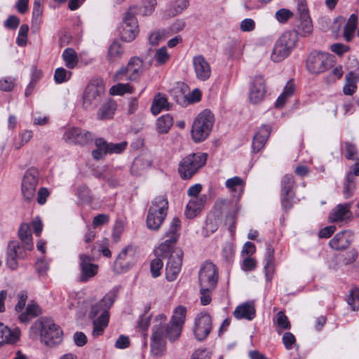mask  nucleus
I'll return each mask as SVG.
<instances>
[{"mask_svg": "<svg viewBox=\"0 0 359 359\" xmlns=\"http://www.w3.org/2000/svg\"><path fill=\"white\" fill-rule=\"evenodd\" d=\"M29 334L32 339L39 337L41 342L48 346L59 344L62 340V330L50 318L36 320L30 327Z\"/></svg>", "mask_w": 359, "mask_h": 359, "instance_id": "obj_3", "label": "nucleus"}, {"mask_svg": "<svg viewBox=\"0 0 359 359\" xmlns=\"http://www.w3.org/2000/svg\"><path fill=\"white\" fill-rule=\"evenodd\" d=\"M18 236L22 245L16 241H12L8 243L7 250L6 264L12 270L18 266V259L26 257L27 251L32 250L34 248L30 226L28 224L23 223L18 230Z\"/></svg>", "mask_w": 359, "mask_h": 359, "instance_id": "obj_1", "label": "nucleus"}, {"mask_svg": "<svg viewBox=\"0 0 359 359\" xmlns=\"http://www.w3.org/2000/svg\"><path fill=\"white\" fill-rule=\"evenodd\" d=\"M351 203H346L337 205L330 212L329 219L332 222L350 221L352 218Z\"/></svg>", "mask_w": 359, "mask_h": 359, "instance_id": "obj_23", "label": "nucleus"}, {"mask_svg": "<svg viewBox=\"0 0 359 359\" xmlns=\"http://www.w3.org/2000/svg\"><path fill=\"white\" fill-rule=\"evenodd\" d=\"M233 316L236 319L245 318L252 320L255 316V309L252 303L246 302L239 305L233 311Z\"/></svg>", "mask_w": 359, "mask_h": 359, "instance_id": "obj_29", "label": "nucleus"}, {"mask_svg": "<svg viewBox=\"0 0 359 359\" xmlns=\"http://www.w3.org/2000/svg\"><path fill=\"white\" fill-rule=\"evenodd\" d=\"M170 104L168 101L166 96L158 93L153 100L151 107V111L154 115L158 114L162 110H169Z\"/></svg>", "mask_w": 359, "mask_h": 359, "instance_id": "obj_33", "label": "nucleus"}, {"mask_svg": "<svg viewBox=\"0 0 359 359\" xmlns=\"http://www.w3.org/2000/svg\"><path fill=\"white\" fill-rule=\"evenodd\" d=\"M207 201V196L203 194L199 197L191 198L187 205L185 215L187 218L196 217L203 209Z\"/></svg>", "mask_w": 359, "mask_h": 359, "instance_id": "obj_25", "label": "nucleus"}, {"mask_svg": "<svg viewBox=\"0 0 359 359\" xmlns=\"http://www.w3.org/2000/svg\"><path fill=\"white\" fill-rule=\"evenodd\" d=\"M172 125L173 118L171 115L168 114L162 115L156 120V130L161 134L168 133Z\"/></svg>", "mask_w": 359, "mask_h": 359, "instance_id": "obj_36", "label": "nucleus"}, {"mask_svg": "<svg viewBox=\"0 0 359 359\" xmlns=\"http://www.w3.org/2000/svg\"><path fill=\"white\" fill-rule=\"evenodd\" d=\"M188 6V0H175L170 4V8L168 10V15H177L187 9Z\"/></svg>", "mask_w": 359, "mask_h": 359, "instance_id": "obj_44", "label": "nucleus"}, {"mask_svg": "<svg viewBox=\"0 0 359 359\" xmlns=\"http://www.w3.org/2000/svg\"><path fill=\"white\" fill-rule=\"evenodd\" d=\"M353 239V233L349 231L337 233L329 242L331 248L343 250L349 247Z\"/></svg>", "mask_w": 359, "mask_h": 359, "instance_id": "obj_24", "label": "nucleus"}, {"mask_svg": "<svg viewBox=\"0 0 359 359\" xmlns=\"http://www.w3.org/2000/svg\"><path fill=\"white\" fill-rule=\"evenodd\" d=\"M358 78L353 72L348 73L345 76V85L343 88V92L345 95H352L356 90V83Z\"/></svg>", "mask_w": 359, "mask_h": 359, "instance_id": "obj_41", "label": "nucleus"}, {"mask_svg": "<svg viewBox=\"0 0 359 359\" xmlns=\"http://www.w3.org/2000/svg\"><path fill=\"white\" fill-rule=\"evenodd\" d=\"M62 58L65 65L69 69H73L78 63L76 53L74 49L70 48H67L64 50Z\"/></svg>", "mask_w": 359, "mask_h": 359, "instance_id": "obj_43", "label": "nucleus"}, {"mask_svg": "<svg viewBox=\"0 0 359 359\" xmlns=\"http://www.w3.org/2000/svg\"><path fill=\"white\" fill-rule=\"evenodd\" d=\"M274 325L278 334H280L283 330H290L291 328V324L288 318L283 311H279L277 313L274 319Z\"/></svg>", "mask_w": 359, "mask_h": 359, "instance_id": "obj_42", "label": "nucleus"}, {"mask_svg": "<svg viewBox=\"0 0 359 359\" xmlns=\"http://www.w3.org/2000/svg\"><path fill=\"white\" fill-rule=\"evenodd\" d=\"M79 268H80V276L79 281L86 283L89 281L93 278L98 271V265L92 263V258L90 256L85 254H81L79 255Z\"/></svg>", "mask_w": 359, "mask_h": 359, "instance_id": "obj_19", "label": "nucleus"}, {"mask_svg": "<svg viewBox=\"0 0 359 359\" xmlns=\"http://www.w3.org/2000/svg\"><path fill=\"white\" fill-rule=\"evenodd\" d=\"M345 157L348 160H356L358 156V149L356 146L350 142L344 144Z\"/></svg>", "mask_w": 359, "mask_h": 359, "instance_id": "obj_57", "label": "nucleus"}, {"mask_svg": "<svg viewBox=\"0 0 359 359\" xmlns=\"http://www.w3.org/2000/svg\"><path fill=\"white\" fill-rule=\"evenodd\" d=\"M293 176L285 175L281 181V203L284 209H290L292 205V200L294 197L293 189L294 187Z\"/></svg>", "mask_w": 359, "mask_h": 359, "instance_id": "obj_20", "label": "nucleus"}, {"mask_svg": "<svg viewBox=\"0 0 359 359\" xmlns=\"http://www.w3.org/2000/svg\"><path fill=\"white\" fill-rule=\"evenodd\" d=\"M164 327L161 325L153 327L150 351L154 357H161L165 353L166 341L164 339Z\"/></svg>", "mask_w": 359, "mask_h": 359, "instance_id": "obj_16", "label": "nucleus"}, {"mask_svg": "<svg viewBox=\"0 0 359 359\" xmlns=\"http://www.w3.org/2000/svg\"><path fill=\"white\" fill-rule=\"evenodd\" d=\"M180 228V220L177 217L172 219L169 230L166 232V239L161 243L158 248L155 250L158 257H165L170 256L176 250L173 249L174 244L177 242Z\"/></svg>", "mask_w": 359, "mask_h": 359, "instance_id": "obj_8", "label": "nucleus"}, {"mask_svg": "<svg viewBox=\"0 0 359 359\" xmlns=\"http://www.w3.org/2000/svg\"><path fill=\"white\" fill-rule=\"evenodd\" d=\"M27 299V295L25 293H21L18 295V302L15 307V310L19 313L18 318L22 323H27L32 318L41 313L38 304L32 302L29 303L25 309V304Z\"/></svg>", "mask_w": 359, "mask_h": 359, "instance_id": "obj_10", "label": "nucleus"}, {"mask_svg": "<svg viewBox=\"0 0 359 359\" xmlns=\"http://www.w3.org/2000/svg\"><path fill=\"white\" fill-rule=\"evenodd\" d=\"M293 15V13L288 9L281 8L275 13L276 19L280 23H285Z\"/></svg>", "mask_w": 359, "mask_h": 359, "instance_id": "obj_63", "label": "nucleus"}, {"mask_svg": "<svg viewBox=\"0 0 359 359\" xmlns=\"http://www.w3.org/2000/svg\"><path fill=\"white\" fill-rule=\"evenodd\" d=\"M240 30L243 32H251L256 28V22L252 18H245L240 22Z\"/></svg>", "mask_w": 359, "mask_h": 359, "instance_id": "obj_61", "label": "nucleus"}, {"mask_svg": "<svg viewBox=\"0 0 359 359\" xmlns=\"http://www.w3.org/2000/svg\"><path fill=\"white\" fill-rule=\"evenodd\" d=\"M116 299L114 292L107 293L101 301L91 306L88 316L93 320V335L99 337L107 327L109 319V310Z\"/></svg>", "mask_w": 359, "mask_h": 359, "instance_id": "obj_2", "label": "nucleus"}, {"mask_svg": "<svg viewBox=\"0 0 359 359\" xmlns=\"http://www.w3.org/2000/svg\"><path fill=\"white\" fill-rule=\"evenodd\" d=\"M132 87L128 83H118L109 89V93L113 95H121L126 93H131Z\"/></svg>", "mask_w": 359, "mask_h": 359, "instance_id": "obj_53", "label": "nucleus"}, {"mask_svg": "<svg viewBox=\"0 0 359 359\" xmlns=\"http://www.w3.org/2000/svg\"><path fill=\"white\" fill-rule=\"evenodd\" d=\"M333 56L327 53L312 52L308 56L306 68L312 74H322L333 66Z\"/></svg>", "mask_w": 359, "mask_h": 359, "instance_id": "obj_7", "label": "nucleus"}, {"mask_svg": "<svg viewBox=\"0 0 359 359\" xmlns=\"http://www.w3.org/2000/svg\"><path fill=\"white\" fill-rule=\"evenodd\" d=\"M104 84L101 79H92L86 88L83 97V106L86 109L95 108L104 94Z\"/></svg>", "mask_w": 359, "mask_h": 359, "instance_id": "obj_6", "label": "nucleus"}, {"mask_svg": "<svg viewBox=\"0 0 359 359\" xmlns=\"http://www.w3.org/2000/svg\"><path fill=\"white\" fill-rule=\"evenodd\" d=\"M271 126L262 125L253 137L252 148L254 152H257L264 148L271 134Z\"/></svg>", "mask_w": 359, "mask_h": 359, "instance_id": "obj_26", "label": "nucleus"}, {"mask_svg": "<svg viewBox=\"0 0 359 359\" xmlns=\"http://www.w3.org/2000/svg\"><path fill=\"white\" fill-rule=\"evenodd\" d=\"M208 159L206 153H193L183 158L179 164L178 172L184 180L191 178L201 168Z\"/></svg>", "mask_w": 359, "mask_h": 359, "instance_id": "obj_5", "label": "nucleus"}, {"mask_svg": "<svg viewBox=\"0 0 359 359\" xmlns=\"http://www.w3.org/2000/svg\"><path fill=\"white\" fill-rule=\"evenodd\" d=\"M192 62L196 76L198 80L205 81L210 77V65L202 55L194 56Z\"/></svg>", "mask_w": 359, "mask_h": 359, "instance_id": "obj_22", "label": "nucleus"}, {"mask_svg": "<svg viewBox=\"0 0 359 359\" xmlns=\"http://www.w3.org/2000/svg\"><path fill=\"white\" fill-rule=\"evenodd\" d=\"M277 41L292 52L297 46L298 34L295 31H286Z\"/></svg>", "mask_w": 359, "mask_h": 359, "instance_id": "obj_34", "label": "nucleus"}, {"mask_svg": "<svg viewBox=\"0 0 359 359\" xmlns=\"http://www.w3.org/2000/svg\"><path fill=\"white\" fill-rule=\"evenodd\" d=\"M127 142L123 141L119 143H108L107 142V146L109 154H120L124 151L127 147Z\"/></svg>", "mask_w": 359, "mask_h": 359, "instance_id": "obj_60", "label": "nucleus"}, {"mask_svg": "<svg viewBox=\"0 0 359 359\" xmlns=\"http://www.w3.org/2000/svg\"><path fill=\"white\" fill-rule=\"evenodd\" d=\"M265 94V80L261 76L254 77L250 88V102L252 104H258L264 100Z\"/></svg>", "mask_w": 359, "mask_h": 359, "instance_id": "obj_21", "label": "nucleus"}, {"mask_svg": "<svg viewBox=\"0 0 359 359\" xmlns=\"http://www.w3.org/2000/svg\"><path fill=\"white\" fill-rule=\"evenodd\" d=\"M137 11V8L130 7L123 18L121 38L124 41H133L139 33L137 20L135 18Z\"/></svg>", "mask_w": 359, "mask_h": 359, "instance_id": "obj_9", "label": "nucleus"}, {"mask_svg": "<svg viewBox=\"0 0 359 359\" xmlns=\"http://www.w3.org/2000/svg\"><path fill=\"white\" fill-rule=\"evenodd\" d=\"M143 72V62L137 57H133L128 62L127 67H121L115 74L116 80H122V76L126 75V79L135 81Z\"/></svg>", "mask_w": 359, "mask_h": 359, "instance_id": "obj_14", "label": "nucleus"}, {"mask_svg": "<svg viewBox=\"0 0 359 359\" xmlns=\"http://www.w3.org/2000/svg\"><path fill=\"white\" fill-rule=\"evenodd\" d=\"M299 29L302 35L306 36L313 32V25L310 17L300 18Z\"/></svg>", "mask_w": 359, "mask_h": 359, "instance_id": "obj_55", "label": "nucleus"}, {"mask_svg": "<svg viewBox=\"0 0 359 359\" xmlns=\"http://www.w3.org/2000/svg\"><path fill=\"white\" fill-rule=\"evenodd\" d=\"M72 72L63 67L57 68L55 71L54 79L55 83H62L69 80Z\"/></svg>", "mask_w": 359, "mask_h": 359, "instance_id": "obj_52", "label": "nucleus"}, {"mask_svg": "<svg viewBox=\"0 0 359 359\" xmlns=\"http://www.w3.org/2000/svg\"><path fill=\"white\" fill-rule=\"evenodd\" d=\"M136 262L135 251L132 246L123 248L116 257L113 270L116 273L127 271Z\"/></svg>", "mask_w": 359, "mask_h": 359, "instance_id": "obj_13", "label": "nucleus"}, {"mask_svg": "<svg viewBox=\"0 0 359 359\" xmlns=\"http://www.w3.org/2000/svg\"><path fill=\"white\" fill-rule=\"evenodd\" d=\"M183 252L180 249H176L168 257L165 266V276L168 280H175L180 270L182 264Z\"/></svg>", "mask_w": 359, "mask_h": 359, "instance_id": "obj_18", "label": "nucleus"}, {"mask_svg": "<svg viewBox=\"0 0 359 359\" xmlns=\"http://www.w3.org/2000/svg\"><path fill=\"white\" fill-rule=\"evenodd\" d=\"M168 208V202L164 196H156L152 201L148 212H150V217L153 213H158L166 217Z\"/></svg>", "mask_w": 359, "mask_h": 359, "instance_id": "obj_28", "label": "nucleus"}, {"mask_svg": "<svg viewBox=\"0 0 359 359\" xmlns=\"http://www.w3.org/2000/svg\"><path fill=\"white\" fill-rule=\"evenodd\" d=\"M344 72L342 70L341 66L339 65L335 67L332 72H330L328 79L327 82L328 83H333L335 82L337 80L341 78L343 76Z\"/></svg>", "mask_w": 359, "mask_h": 359, "instance_id": "obj_64", "label": "nucleus"}, {"mask_svg": "<svg viewBox=\"0 0 359 359\" xmlns=\"http://www.w3.org/2000/svg\"><path fill=\"white\" fill-rule=\"evenodd\" d=\"M28 31L29 27L27 25L24 24L20 26L16 39V43L19 46L24 47L27 45Z\"/></svg>", "mask_w": 359, "mask_h": 359, "instance_id": "obj_54", "label": "nucleus"}, {"mask_svg": "<svg viewBox=\"0 0 359 359\" xmlns=\"http://www.w3.org/2000/svg\"><path fill=\"white\" fill-rule=\"evenodd\" d=\"M96 149L93 150L92 156L95 160L102 159L107 154H108V149L107 146V141L100 137L95 140V142Z\"/></svg>", "mask_w": 359, "mask_h": 359, "instance_id": "obj_40", "label": "nucleus"}, {"mask_svg": "<svg viewBox=\"0 0 359 359\" xmlns=\"http://www.w3.org/2000/svg\"><path fill=\"white\" fill-rule=\"evenodd\" d=\"M170 36V33L167 29H159L152 32L149 36V42L152 46L158 45L161 41H164L166 38Z\"/></svg>", "mask_w": 359, "mask_h": 359, "instance_id": "obj_47", "label": "nucleus"}, {"mask_svg": "<svg viewBox=\"0 0 359 359\" xmlns=\"http://www.w3.org/2000/svg\"><path fill=\"white\" fill-rule=\"evenodd\" d=\"M187 314V309L183 306H177L173 313L170 321L183 327Z\"/></svg>", "mask_w": 359, "mask_h": 359, "instance_id": "obj_48", "label": "nucleus"}, {"mask_svg": "<svg viewBox=\"0 0 359 359\" xmlns=\"http://www.w3.org/2000/svg\"><path fill=\"white\" fill-rule=\"evenodd\" d=\"M20 330L18 328L11 330L0 323V346L6 344H14L20 338Z\"/></svg>", "mask_w": 359, "mask_h": 359, "instance_id": "obj_27", "label": "nucleus"}, {"mask_svg": "<svg viewBox=\"0 0 359 359\" xmlns=\"http://www.w3.org/2000/svg\"><path fill=\"white\" fill-rule=\"evenodd\" d=\"M171 94L178 103H182L185 98L189 103L197 102L201 98V93L198 88L194 89L188 96H185L179 88L172 89Z\"/></svg>", "mask_w": 359, "mask_h": 359, "instance_id": "obj_30", "label": "nucleus"}, {"mask_svg": "<svg viewBox=\"0 0 359 359\" xmlns=\"http://www.w3.org/2000/svg\"><path fill=\"white\" fill-rule=\"evenodd\" d=\"M93 137L91 133L72 127L65 131L62 139L69 144L86 145L92 141Z\"/></svg>", "mask_w": 359, "mask_h": 359, "instance_id": "obj_17", "label": "nucleus"}, {"mask_svg": "<svg viewBox=\"0 0 359 359\" xmlns=\"http://www.w3.org/2000/svg\"><path fill=\"white\" fill-rule=\"evenodd\" d=\"M163 264L161 259L158 257L154 259L150 264V269L151 275L154 278H157L161 274Z\"/></svg>", "mask_w": 359, "mask_h": 359, "instance_id": "obj_62", "label": "nucleus"}, {"mask_svg": "<svg viewBox=\"0 0 359 359\" xmlns=\"http://www.w3.org/2000/svg\"><path fill=\"white\" fill-rule=\"evenodd\" d=\"M33 137L32 130H26L22 132L19 135V141L14 144L15 149H20L23 145L27 143Z\"/></svg>", "mask_w": 359, "mask_h": 359, "instance_id": "obj_56", "label": "nucleus"}, {"mask_svg": "<svg viewBox=\"0 0 359 359\" xmlns=\"http://www.w3.org/2000/svg\"><path fill=\"white\" fill-rule=\"evenodd\" d=\"M290 53V50L276 41L271 52V59L274 62H280L287 57Z\"/></svg>", "mask_w": 359, "mask_h": 359, "instance_id": "obj_35", "label": "nucleus"}, {"mask_svg": "<svg viewBox=\"0 0 359 359\" xmlns=\"http://www.w3.org/2000/svg\"><path fill=\"white\" fill-rule=\"evenodd\" d=\"M78 196L84 203H90L93 200L90 190L86 186H81L77 191Z\"/></svg>", "mask_w": 359, "mask_h": 359, "instance_id": "obj_59", "label": "nucleus"}, {"mask_svg": "<svg viewBox=\"0 0 359 359\" xmlns=\"http://www.w3.org/2000/svg\"><path fill=\"white\" fill-rule=\"evenodd\" d=\"M294 92V83L292 81H289L285 85L283 93L278 96L276 107L281 108L284 106L287 99L291 97Z\"/></svg>", "mask_w": 359, "mask_h": 359, "instance_id": "obj_39", "label": "nucleus"}, {"mask_svg": "<svg viewBox=\"0 0 359 359\" xmlns=\"http://www.w3.org/2000/svg\"><path fill=\"white\" fill-rule=\"evenodd\" d=\"M116 109V103L112 100H109L102 104L98 109L97 116L100 120L111 119Z\"/></svg>", "mask_w": 359, "mask_h": 359, "instance_id": "obj_32", "label": "nucleus"}, {"mask_svg": "<svg viewBox=\"0 0 359 359\" xmlns=\"http://www.w3.org/2000/svg\"><path fill=\"white\" fill-rule=\"evenodd\" d=\"M273 250L270 246H269L266 249L264 264L265 276L267 280H271L275 271V265L273 262Z\"/></svg>", "mask_w": 359, "mask_h": 359, "instance_id": "obj_37", "label": "nucleus"}, {"mask_svg": "<svg viewBox=\"0 0 359 359\" xmlns=\"http://www.w3.org/2000/svg\"><path fill=\"white\" fill-rule=\"evenodd\" d=\"M358 16L351 14L344 28V37L346 41H351L354 36L357 26Z\"/></svg>", "mask_w": 359, "mask_h": 359, "instance_id": "obj_38", "label": "nucleus"}, {"mask_svg": "<svg viewBox=\"0 0 359 359\" xmlns=\"http://www.w3.org/2000/svg\"><path fill=\"white\" fill-rule=\"evenodd\" d=\"M225 185L231 191H242L244 187V182L239 177H233L228 179L225 182Z\"/></svg>", "mask_w": 359, "mask_h": 359, "instance_id": "obj_50", "label": "nucleus"}, {"mask_svg": "<svg viewBox=\"0 0 359 359\" xmlns=\"http://www.w3.org/2000/svg\"><path fill=\"white\" fill-rule=\"evenodd\" d=\"M198 280L200 287L203 290H214L218 282V273L216 266L210 262H205L199 271Z\"/></svg>", "mask_w": 359, "mask_h": 359, "instance_id": "obj_11", "label": "nucleus"}, {"mask_svg": "<svg viewBox=\"0 0 359 359\" xmlns=\"http://www.w3.org/2000/svg\"><path fill=\"white\" fill-rule=\"evenodd\" d=\"M182 327H183L176 325L170 321V325H168L165 330L166 334L169 340L171 341L177 340L181 334Z\"/></svg>", "mask_w": 359, "mask_h": 359, "instance_id": "obj_49", "label": "nucleus"}, {"mask_svg": "<svg viewBox=\"0 0 359 359\" xmlns=\"http://www.w3.org/2000/svg\"><path fill=\"white\" fill-rule=\"evenodd\" d=\"M123 48L118 41H114L109 46L107 55L109 63L114 64L121 60L123 55Z\"/></svg>", "mask_w": 359, "mask_h": 359, "instance_id": "obj_31", "label": "nucleus"}, {"mask_svg": "<svg viewBox=\"0 0 359 359\" xmlns=\"http://www.w3.org/2000/svg\"><path fill=\"white\" fill-rule=\"evenodd\" d=\"M154 59L157 66H161L167 63L170 59V54L165 46L158 48L154 55Z\"/></svg>", "mask_w": 359, "mask_h": 359, "instance_id": "obj_45", "label": "nucleus"}, {"mask_svg": "<svg viewBox=\"0 0 359 359\" xmlns=\"http://www.w3.org/2000/svg\"><path fill=\"white\" fill-rule=\"evenodd\" d=\"M355 185L354 183V178L352 173H348L346 177V182L344 185L343 194L345 198H348L353 195Z\"/></svg>", "mask_w": 359, "mask_h": 359, "instance_id": "obj_51", "label": "nucleus"}, {"mask_svg": "<svg viewBox=\"0 0 359 359\" xmlns=\"http://www.w3.org/2000/svg\"><path fill=\"white\" fill-rule=\"evenodd\" d=\"M39 181V172L34 168H29L25 172L22 181V194L27 201H31L35 196V192Z\"/></svg>", "mask_w": 359, "mask_h": 359, "instance_id": "obj_12", "label": "nucleus"}, {"mask_svg": "<svg viewBox=\"0 0 359 359\" xmlns=\"http://www.w3.org/2000/svg\"><path fill=\"white\" fill-rule=\"evenodd\" d=\"M165 217L158 215V213H153L150 217V212H148L147 217V226L151 230H157L165 219Z\"/></svg>", "mask_w": 359, "mask_h": 359, "instance_id": "obj_46", "label": "nucleus"}, {"mask_svg": "<svg viewBox=\"0 0 359 359\" xmlns=\"http://www.w3.org/2000/svg\"><path fill=\"white\" fill-rule=\"evenodd\" d=\"M215 122L214 114L205 109L195 118L191 129L192 139L195 142L205 140L210 135Z\"/></svg>", "mask_w": 359, "mask_h": 359, "instance_id": "obj_4", "label": "nucleus"}, {"mask_svg": "<svg viewBox=\"0 0 359 359\" xmlns=\"http://www.w3.org/2000/svg\"><path fill=\"white\" fill-rule=\"evenodd\" d=\"M156 0H143L142 6L140 12L144 15H150L156 6Z\"/></svg>", "mask_w": 359, "mask_h": 359, "instance_id": "obj_58", "label": "nucleus"}, {"mask_svg": "<svg viewBox=\"0 0 359 359\" xmlns=\"http://www.w3.org/2000/svg\"><path fill=\"white\" fill-rule=\"evenodd\" d=\"M212 327L211 316L207 313H199L194 320L193 332L195 338L203 341L208 337Z\"/></svg>", "mask_w": 359, "mask_h": 359, "instance_id": "obj_15", "label": "nucleus"}]
</instances>
